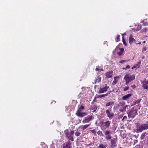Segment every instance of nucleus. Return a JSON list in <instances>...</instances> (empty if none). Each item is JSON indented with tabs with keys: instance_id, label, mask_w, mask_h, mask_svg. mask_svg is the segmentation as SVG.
Wrapping results in <instances>:
<instances>
[{
	"instance_id": "7ed1b4c3",
	"label": "nucleus",
	"mask_w": 148,
	"mask_h": 148,
	"mask_svg": "<svg viewBox=\"0 0 148 148\" xmlns=\"http://www.w3.org/2000/svg\"><path fill=\"white\" fill-rule=\"evenodd\" d=\"M147 123L141 125L137 124L136 126V131L137 133L141 132L143 130L148 129V122Z\"/></svg>"
},
{
	"instance_id": "3c124183",
	"label": "nucleus",
	"mask_w": 148,
	"mask_h": 148,
	"mask_svg": "<svg viewBox=\"0 0 148 148\" xmlns=\"http://www.w3.org/2000/svg\"><path fill=\"white\" fill-rule=\"evenodd\" d=\"M117 106L118 107H121L120 106H119V104H117Z\"/></svg>"
},
{
	"instance_id": "8fccbe9b",
	"label": "nucleus",
	"mask_w": 148,
	"mask_h": 148,
	"mask_svg": "<svg viewBox=\"0 0 148 148\" xmlns=\"http://www.w3.org/2000/svg\"><path fill=\"white\" fill-rule=\"evenodd\" d=\"M146 140H147V143H148V136L146 137Z\"/></svg>"
},
{
	"instance_id": "864d4df0",
	"label": "nucleus",
	"mask_w": 148,
	"mask_h": 148,
	"mask_svg": "<svg viewBox=\"0 0 148 148\" xmlns=\"http://www.w3.org/2000/svg\"><path fill=\"white\" fill-rule=\"evenodd\" d=\"M143 43H146V41H144L143 42Z\"/></svg>"
},
{
	"instance_id": "2eb2a0df",
	"label": "nucleus",
	"mask_w": 148,
	"mask_h": 148,
	"mask_svg": "<svg viewBox=\"0 0 148 148\" xmlns=\"http://www.w3.org/2000/svg\"><path fill=\"white\" fill-rule=\"evenodd\" d=\"M112 75L113 72L112 71H110L107 72L106 74V77L108 78L112 77Z\"/></svg>"
},
{
	"instance_id": "0eeeda50",
	"label": "nucleus",
	"mask_w": 148,
	"mask_h": 148,
	"mask_svg": "<svg viewBox=\"0 0 148 148\" xmlns=\"http://www.w3.org/2000/svg\"><path fill=\"white\" fill-rule=\"evenodd\" d=\"M137 111L136 110L132 109L128 114V117L129 118H134L137 114Z\"/></svg>"
},
{
	"instance_id": "c756f323",
	"label": "nucleus",
	"mask_w": 148,
	"mask_h": 148,
	"mask_svg": "<svg viewBox=\"0 0 148 148\" xmlns=\"http://www.w3.org/2000/svg\"><path fill=\"white\" fill-rule=\"evenodd\" d=\"M120 35H118L116 38H115V40L116 42H118L120 41Z\"/></svg>"
},
{
	"instance_id": "f257e3e1",
	"label": "nucleus",
	"mask_w": 148,
	"mask_h": 148,
	"mask_svg": "<svg viewBox=\"0 0 148 148\" xmlns=\"http://www.w3.org/2000/svg\"><path fill=\"white\" fill-rule=\"evenodd\" d=\"M111 124V121L109 120L104 122V120L102 119L99 121L98 123L102 131H104L106 129L108 128L110 126Z\"/></svg>"
},
{
	"instance_id": "a18cd8bd",
	"label": "nucleus",
	"mask_w": 148,
	"mask_h": 148,
	"mask_svg": "<svg viewBox=\"0 0 148 148\" xmlns=\"http://www.w3.org/2000/svg\"><path fill=\"white\" fill-rule=\"evenodd\" d=\"M96 97H95L94 99H93V102H95L97 100H96Z\"/></svg>"
},
{
	"instance_id": "9d476101",
	"label": "nucleus",
	"mask_w": 148,
	"mask_h": 148,
	"mask_svg": "<svg viewBox=\"0 0 148 148\" xmlns=\"http://www.w3.org/2000/svg\"><path fill=\"white\" fill-rule=\"evenodd\" d=\"M141 83L142 84V86L145 89H148V81L146 79L144 80L141 81Z\"/></svg>"
},
{
	"instance_id": "37998d69",
	"label": "nucleus",
	"mask_w": 148,
	"mask_h": 148,
	"mask_svg": "<svg viewBox=\"0 0 148 148\" xmlns=\"http://www.w3.org/2000/svg\"><path fill=\"white\" fill-rule=\"evenodd\" d=\"M94 110L93 111H92L93 112H94L96 111V110L97 109V107H94Z\"/></svg>"
},
{
	"instance_id": "9b49d317",
	"label": "nucleus",
	"mask_w": 148,
	"mask_h": 148,
	"mask_svg": "<svg viewBox=\"0 0 148 148\" xmlns=\"http://www.w3.org/2000/svg\"><path fill=\"white\" fill-rule=\"evenodd\" d=\"M106 113L107 115V117L110 119H112L113 118L114 115L113 113L111 112L108 109L107 110H106Z\"/></svg>"
},
{
	"instance_id": "f8f14e48",
	"label": "nucleus",
	"mask_w": 148,
	"mask_h": 148,
	"mask_svg": "<svg viewBox=\"0 0 148 148\" xmlns=\"http://www.w3.org/2000/svg\"><path fill=\"white\" fill-rule=\"evenodd\" d=\"M71 143L69 141L66 142L63 144L62 146L63 148H70L71 147Z\"/></svg>"
},
{
	"instance_id": "c03bdc74",
	"label": "nucleus",
	"mask_w": 148,
	"mask_h": 148,
	"mask_svg": "<svg viewBox=\"0 0 148 148\" xmlns=\"http://www.w3.org/2000/svg\"><path fill=\"white\" fill-rule=\"evenodd\" d=\"M130 66L129 65H127L126 67V69H129L130 68Z\"/></svg>"
},
{
	"instance_id": "a19ab883",
	"label": "nucleus",
	"mask_w": 148,
	"mask_h": 148,
	"mask_svg": "<svg viewBox=\"0 0 148 148\" xmlns=\"http://www.w3.org/2000/svg\"><path fill=\"white\" fill-rule=\"evenodd\" d=\"M133 148H140L139 145H137Z\"/></svg>"
},
{
	"instance_id": "aec40b11",
	"label": "nucleus",
	"mask_w": 148,
	"mask_h": 148,
	"mask_svg": "<svg viewBox=\"0 0 148 148\" xmlns=\"http://www.w3.org/2000/svg\"><path fill=\"white\" fill-rule=\"evenodd\" d=\"M107 146L106 144H100L98 147V148H106Z\"/></svg>"
},
{
	"instance_id": "473e14b6",
	"label": "nucleus",
	"mask_w": 148,
	"mask_h": 148,
	"mask_svg": "<svg viewBox=\"0 0 148 148\" xmlns=\"http://www.w3.org/2000/svg\"><path fill=\"white\" fill-rule=\"evenodd\" d=\"M147 31V28H146V27H145V28H143L141 31L142 32H145Z\"/></svg>"
},
{
	"instance_id": "1a4fd4ad",
	"label": "nucleus",
	"mask_w": 148,
	"mask_h": 148,
	"mask_svg": "<svg viewBox=\"0 0 148 148\" xmlns=\"http://www.w3.org/2000/svg\"><path fill=\"white\" fill-rule=\"evenodd\" d=\"M109 88V86L106 84L104 86L100 87L98 91L99 93H102L106 91Z\"/></svg>"
},
{
	"instance_id": "f704fd0d",
	"label": "nucleus",
	"mask_w": 148,
	"mask_h": 148,
	"mask_svg": "<svg viewBox=\"0 0 148 148\" xmlns=\"http://www.w3.org/2000/svg\"><path fill=\"white\" fill-rule=\"evenodd\" d=\"M80 132H75V134L77 136H78L80 135Z\"/></svg>"
},
{
	"instance_id": "a878e982",
	"label": "nucleus",
	"mask_w": 148,
	"mask_h": 148,
	"mask_svg": "<svg viewBox=\"0 0 148 148\" xmlns=\"http://www.w3.org/2000/svg\"><path fill=\"white\" fill-rule=\"evenodd\" d=\"M97 134L98 135L100 136H103V132L102 131L100 130L98 131L97 132Z\"/></svg>"
},
{
	"instance_id": "bb28decb",
	"label": "nucleus",
	"mask_w": 148,
	"mask_h": 148,
	"mask_svg": "<svg viewBox=\"0 0 148 148\" xmlns=\"http://www.w3.org/2000/svg\"><path fill=\"white\" fill-rule=\"evenodd\" d=\"M119 106H123L125 105V102L123 101H120L119 103Z\"/></svg>"
},
{
	"instance_id": "603ef678",
	"label": "nucleus",
	"mask_w": 148,
	"mask_h": 148,
	"mask_svg": "<svg viewBox=\"0 0 148 148\" xmlns=\"http://www.w3.org/2000/svg\"><path fill=\"white\" fill-rule=\"evenodd\" d=\"M123 70H126V67H125V68H123Z\"/></svg>"
},
{
	"instance_id": "ddd939ff",
	"label": "nucleus",
	"mask_w": 148,
	"mask_h": 148,
	"mask_svg": "<svg viewBox=\"0 0 148 148\" xmlns=\"http://www.w3.org/2000/svg\"><path fill=\"white\" fill-rule=\"evenodd\" d=\"M132 95V93L128 94L123 97H122V99L123 100H127Z\"/></svg>"
},
{
	"instance_id": "20e7f679",
	"label": "nucleus",
	"mask_w": 148,
	"mask_h": 148,
	"mask_svg": "<svg viewBox=\"0 0 148 148\" xmlns=\"http://www.w3.org/2000/svg\"><path fill=\"white\" fill-rule=\"evenodd\" d=\"M84 109L85 108L84 106L82 105L77 110L76 113V115L78 117H82L87 115V113L86 112H81L82 111V110H84Z\"/></svg>"
},
{
	"instance_id": "4c0bfd02",
	"label": "nucleus",
	"mask_w": 148,
	"mask_h": 148,
	"mask_svg": "<svg viewBox=\"0 0 148 148\" xmlns=\"http://www.w3.org/2000/svg\"><path fill=\"white\" fill-rule=\"evenodd\" d=\"M91 132L93 134H94L95 135H96V131L95 130H92Z\"/></svg>"
},
{
	"instance_id": "412c9836",
	"label": "nucleus",
	"mask_w": 148,
	"mask_h": 148,
	"mask_svg": "<svg viewBox=\"0 0 148 148\" xmlns=\"http://www.w3.org/2000/svg\"><path fill=\"white\" fill-rule=\"evenodd\" d=\"M120 51L117 53V54L121 56L122 54L124 49L123 48H121L120 49Z\"/></svg>"
},
{
	"instance_id": "b1692460",
	"label": "nucleus",
	"mask_w": 148,
	"mask_h": 148,
	"mask_svg": "<svg viewBox=\"0 0 148 148\" xmlns=\"http://www.w3.org/2000/svg\"><path fill=\"white\" fill-rule=\"evenodd\" d=\"M95 70L96 71H103V69L101 68L100 67L98 66H97L95 69Z\"/></svg>"
},
{
	"instance_id": "5701e85b",
	"label": "nucleus",
	"mask_w": 148,
	"mask_h": 148,
	"mask_svg": "<svg viewBox=\"0 0 148 148\" xmlns=\"http://www.w3.org/2000/svg\"><path fill=\"white\" fill-rule=\"evenodd\" d=\"M147 135V133L146 132L144 133L141 134L140 138L141 139H143L146 136V135Z\"/></svg>"
},
{
	"instance_id": "49530a36",
	"label": "nucleus",
	"mask_w": 148,
	"mask_h": 148,
	"mask_svg": "<svg viewBox=\"0 0 148 148\" xmlns=\"http://www.w3.org/2000/svg\"><path fill=\"white\" fill-rule=\"evenodd\" d=\"M127 118V116H123V119H122V120L123 121L124 119Z\"/></svg>"
},
{
	"instance_id": "c9c22d12",
	"label": "nucleus",
	"mask_w": 148,
	"mask_h": 148,
	"mask_svg": "<svg viewBox=\"0 0 148 148\" xmlns=\"http://www.w3.org/2000/svg\"><path fill=\"white\" fill-rule=\"evenodd\" d=\"M117 81H118L116 80V79L114 78V80L112 84H115L116 83Z\"/></svg>"
},
{
	"instance_id": "5fc2aeb1",
	"label": "nucleus",
	"mask_w": 148,
	"mask_h": 148,
	"mask_svg": "<svg viewBox=\"0 0 148 148\" xmlns=\"http://www.w3.org/2000/svg\"><path fill=\"white\" fill-rule=\"evenodd\" d=\"M141 42H139V43H138V44H139V45H140V44H141Z\"/></svg>"
},
{
	"instance_id": "cd10ccee",
	"label": "nucleus",
	"mask_w": 148,
	"mask_h": 148,
	"mask_svg": "<svg viewBox=\"0 0 148 148\" xmlns=\"http://www.w3.org/2000/svg\"><path fill=\"white\" fill-rule=\"evenodd\" d=\"M106 136H107L106 137V138L107 140H109L111 138L112 136L110 135V134H109V135H107Z\"/></svg>"
},
{
	"instance_id": "7c9ffc66",
	"label": "nucleus",
	"mask_w": 148,
	"mask_h": 148,
	"mask_svg": "<svg viewBox=\"0 0 148 148\" xmlns=\"http://www.w3.org/2000/svg\"><path fill=\"white\" fill-rule=\"evenodd\" d=\"M97 98H102L103 97H104V95L103 94L102 95H96Z\"/></svg>"
},
{
	"instance_id": "6e6552de",
	"label": "nucleus",
	"mask_w": 148,
	"mask_h": 148,
	"mask_svg": "<svg viewBox=\"0 0 148 148\" xmlns=\"http://www.w3.org/2000/svg\"><path fill=\"white\" fill-rule=\"evenodd\" d=\"M94 119V116L92 115H89L85 118V119L83 120L82 122L84 123H86Z\"/></svg>"
},
{
	"instance_id": "4be33fe9",
	"label": "nucleus",
	"mask_w": 148,
	"mask_h": 148,
	"mask_svg": "<svg viewBox=\"0 0 148 148\" xmlns=\"http://www.w3.org/2000/svg\"><path fill=\"white\" fill-rule=\"evenodd\" d=\"M114 103L113 101H110L108 103H106V107H108L110 106V105H113V104H114Z\"/></svg>"
},
{
	"instance_id": "a211bd4d",
	"label": "nucleus",
	"mask_w": 148,
	"mask_h": 148,
	"mask_svg": "<svg viewBox=\"0 0 148 148\" xmlns=\"http://www.w3.org/2000/svg\"><path fill=\"white\" fill-rule=\"evenodd\" d=\"M128 106L127 105L125 106H123L122 108H120L119 110V111L121 112H125L126 111V108Z\"/></svg>"
},
{
	"instance_id": "423d86ee",
	"label": "nucleus",
	"mask_w": 148,
	"mask_h": 148,
	"mask_svg": "<svg viewBox=\"0 0 148 148\" xmlns=\"http://www.w3.org/2000/svg\"><path fill=\"white\" fill-rule=\"evenodd\" d=\"M117 138H114L110 140L111 148H114L117 146Z\"/></svg>"
},
{
	"instance_id": "f03ea898",
	"label": "nucleus",
	"mask_w": 148,
	"mask_h": 148,
	"mask_svg": "<svg viewBox=\"0 0 148 148\" xmlns=\"http://www.w3.org/2000/svg\"><path fill=\"white\" fill-rule=\"evenodd\" d=\"M135 78V74H134L127 73L126 74L124 78L125 80V84H128L130 82L134 80Z\"/></svg>"
},
{
	"instance_id": "79ce46f5",
	"label": "nucleus",
	"mask_w": 148,
	"mask_h": 148,
	"mask_svg": "<svg viewBox=\"0 0 148 148\" xmlns=\"http://www.w3.org/2000/svg\"><path fill=\"white\" fill-rule=\"evenodd\" d=\"M131 87L133 89H134V88H135L136 87V86H135V85L131 86Z\"/></svg>"
},
{
	"instance_id": "f3484780",
	"label": "nucleus",
	"mask_w": 148,
	"mask_h": 148,
	"mask_svg": "<svg viewBox=\"0 0 148 148\" xmlns=\"http://www.w3.org/2000/svg\"><path fill=\"white\" fill-rule=\"evenodd\" d=\"M141 63V61H140L139 62H137V63L134 65L132 68V69H134L135 68H139L140 65Z\"/></svg>"
},
{
	"instance_id": "72a5a7b5",
	"label": "nucleus",
	"mask_w": 148,
	"mask_h": 148,
	"mask_svg": "<svg viewBox=\"0 0 148 148\" xmlns=\"http://www.w3.org/2000/svg\"><path fill=\"white\" fill-rule=\"evenodd\" d=\"M129 89V86H126L123 89V91H125L127 90H128Z\"/></svg>"
},
{
	"instance_id": "e433bc0d",
	"label": "nucleus",
	"mask_w": 148,
	"mask_h": 148,
	"mask_svg": "<svg viewBox=\"0 0 148 148\" xmlns=\"http://www.w3.org/2000/svg\"><path fill=\"white\" fill-rule=\"evenodd\" d=\"M140 102V100H136L134 101V104H138Z\"/></svg>"
},
{
	"instance_id": "ea45409f",
	"label": "nucleus",
	"mask_w": 148,
	"mask_h": 148,
	"mask_svg": "<svg viewBox=\"0 0 148 148\" xmlns=\"http://www.w3.org/2000/svg\"><path fill=\"white\" fill-rule=\"evenodd\" d=\"M110 91L108 92L106 94H103L104 95V97H105V96H108V94L110 93Z\"/></svg>"
},
{
	"instance_id": "09e8293b",
	"label": "nucleus",
	"mask_w": 148,
	"mask_h": 148,
	"mask_svg": "<svg viewBox=\"0 0 148 148\" xmlns=\"http://www.w3.org/2000/svg\"><path fill=\"white\" fill-rule=\"evenodd\" d=\"M126 35V33H124L123 34H122V37H124V35Z\"/></svg>"
},
{
	"instance_id": "6ab92c4d",
	"label": "nucleus",
	"mask_w": 148,
	"mask_h": 148,
	"mask_svg": "<svg viewBox=\"0 0 148 148\" xmlns=\"http://www.w3.org/2000/svg\"><path fill=\"white\" fill-rule=\"evenodd\" d=\"M90 125V124L84 125H82L81 126V128L82 130H84L88 128Z\"/></svg>"
},
{
	"instance_id": "393cba45",
	"label": "nucleus",
	"mask_w": 148,
	"mask_h": 148,
	"mask_svg": "<svg viewBox=\"0 0 148 148\" xmlns=\"http://www.w3.org/2000/svg\"><path fill=\"white\" fill-rule=\"evenodd\" d=\"M104 134L105 135H109L111 134V132L110 130H106L104 132Z\"/></svg>"
},
{
	"instance_id": "dca6fc26",
	"label": "nucleus",
	"mask_w": 148,
	"mask_h": 148,
	"mask_svg": "<svg viewBox=\"0 0 148 148\" xmlns=\"http://www.w3.org/2000/svg\"><path fill=\"white\" fill-rule=\"evenodd\" d=\"M101 80V77L99 76H97L95 80L94 83L96 84L97 83L100 82Z\"/></svg>"
},
{
	"instance_id": "58836bf2",
	"label": "nucleus",
	"mask_w": 148,
	"mask_h": 148,
	"mask_svg": "<svg viewBox=\"0 0 148 148\" xmlns=\"http://www.w3.org/2000/svg\"><path fill=\"white\" fill-rule=\"evenodd\" d=\"M127 61L126 60H120L119 62V63L121 64H123L124 62H126Z\"/></svg>"
},
{
	"instance_id": "39448f33",
	"label": "nucleus",
	"mask_w": 148,
	"mask_h": 148,
	"mask_svg": "<svg viewBox=\"0 0 148 148\" xmlns=\"http://www.w3.org/2000/svg\"><path fill=\"white\" fill-rule=\"evenodd\" d=\"M64 132L67 138L69 140L73 141H74L73 136L74 133V131H71L70 132H69L68 130H66L64 131Z\"/></svg>"
},
{
	"instance_id": "de8ad7c7",
	"label": "nucleus",
	"mask_w": 148,
	"mask_h": 148,
	"mask_svg": "<svg viewBox=\"0 0 148 148\" xmlns=\"http://www.w3.org/2000/svg\"><path fill=\"white\" fill-rule=\"evenodd\" d=\"M123 115H120L119 116V118H121L123 117Z\"/></svg>"
},
{
	"instance_id": "6e6d98bb",
	"label": "nucleus",
	"mask_w": 148,
	"mask_h": 148,
	"mask_svg": "<svg viewBox=\"0 0 148 148\" xmlns=\"http://www.w3.org/2000/svg\"><path fill=\"white\" fill-rule=\"evenodd\" d=\"M144 58V56H143L142 57V58Z\"/></svg>"
},
{
	"instance_id": "2f4dec72",
	"label": "nucleus",
	"mask_w": 148,
	"mask_h": 148,
	"mask_svg": "<svg viewBox=\"0 0 148 148\" xmlns=\"http://www.w3.org/2000/svg\"><path fill=\"white\" fill-rule=\"evenodd\" d=\"M147 50L146 47L145 46H144L142 48V52H144L146 51Z\"/></svg>"
},
{
	"instance_id": "4468645a",
	"label": "nucleus",
	"mask_w": 148,
	"mask_h": 148,
	"mask_svg": "<svg viewBox=\"0 0 148 148\" xmlns=\"http://www.w3.org/2000/svg\"><path fill=\"white\" fill-rule=\"evenodd\" d=\"M129 42V43L130 44L136 42L133 36L132 35H130V36Z\"/></svg>"
},
{
	"instance_id": "c85d7f7f",
	"label": "nucleus",
	"mask_w": 148,
	"mask_h": 148,
	"mask_svg": "<svg viewBox=\"0 0 148 148\" xmlns=\"http://www.w3.org/2000/svg\"><path fill=\"white\" fill-rule=\"evenodd\" d=\"M122 41L123 42V44L125 46H127V44L126 43L125 39H124V37H122Z\"/></svg>"
}]
</instances>
